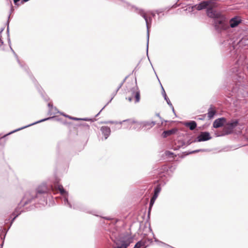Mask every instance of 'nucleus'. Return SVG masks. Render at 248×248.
Masks as SVG:
<instances>
[{
    "label": "nucleus",
    "mask_w": 248,
    "mask_h": 248,
    "mask_svg": "<svg viewBox=\"0 0 248 248\" xmlns=\"http://www.w3.org/2000/svg\"><path fill=\"white\" fill-rule=\"evenodd\" d=\"M207 16L214 19V25L215 29L218 31L226 30L230 27L232 28L237 26L242 21L241 19L237 16L231 18L229 21L230 25H228L226 22V17L220 12L213 10L211 8L207 10Z\"/></svg>",
    "instance_id": "1"
},
{
    "label": "nucleus",
    "mask_w": 248,
    "mask_h": 248,
    "mask_svg": "<svg viewBox=\"0 0 248 248\" xmlns=\"http://www.w3.org/2000/svg\"><path fill=\"white\" fill-rule=\"evenodd\" d=\"M47 191V188L46 185L42 184L38 187L36 192H26L24 197L20 202V203L18 205L17 207L16 208L14 212L12 214V216H14V217L13 218L11 223H12L15 218L23 211V210L21 209V207L22 206H24L30 202L35 197H38V195L39 194L45 193Z\"/></svg>",
    "instance_id": "2"
},
{
    "label": "nucleus",
    "mask_w": 248,
    "mask_h": 248,
    "mask_svg": "<svg viewBox=\"0 0 248 248\" xmlns=\"http://www.w3.org/2000/svg\"><path fill=\"white\" fill-rule=\"evenodd\" d=\"M133 238L128 234L121 237L119 239H115L114 241V245L112 246L113 248H127L129 245L132 242Z\"/></svg>",
    "instance_id": "3"
},
{
    "label": "nucleus",
    "mask_w": 248,
    "mask_h": 248,
    "mask_svg": "<svg viewBox=\"0 0 248 248\" xmlns=\"http://www.w3.org/2000/svg\"><path fill=\"white\" fill-rule=\"evenodd\" d=\"M138 13L142 16L146 22V28L147 30V50L148 49V44L149 39V29L151 26L152 22V17L151 16L148 17L147 16V13L145 12L143 10L139 9L138 10Z\"/></svg>",
    "instance_id": "4"
},
{
    "label": "nucleus",
    "mask_w": 248,
    "mask_h": 248,
    "mask_svg": "<svg viewBox=\"0 0 248 248\" xmlns=\"http://www.w3.org/2000/svg\"><path fill=\"white\" fill-rule=\"evenodd\" d=\"M211 6L216 7L217 6V2L214 0H209L207 1H203L201 2L199 4L195 5L194 7L198 10H201L203 9L207 8V10L208 8H211L214 10ZM207 13V11L206 12Z\"/></svg>",
    "instance_id": "5"
},
{
    "label": "nucleus",
    "mask_w": 248,
    "mask_h": 248,
    "mask_svg": "<svg viewBox=\"0 0 248 248\" xmlns=\"http://www.w3.org/2000/svg\"><path fill=\"white\" fill-rule=\"evenodd\" d=\"M129 93L131 94V95L127 96L126 99H127L129 102H131L134 100L135 103L140 101V93L136 87H133L131 89Z\"/></svg>",
    "instance_id": "6"
},
{
    "label": "nucleus",
    "mask_w": 248,
    "mask_h": 248,
    "mask_svg": "<svg viewBox=\"0 0 248 248\" xmlns=\"http://www.w3.org/2000/svg\"><path fill=\"white\" fill-rule=\"evenodd\" d=\"M123 122H127L129 123V124L133 125L132 127V129H133L139 130L143 128V122H138L132 119H128L120 122L119 124H122Z\"/></svg>",
    "instance_id": "7"
},
{
    "label": "nucleus",
    "mask_w": 248,
    "mask_h": 248,
    "mask_svg": "<svg viewBox=\"0 0 248 248\" xmlns=\"http://www.w3.org/2000/svg\"><path fill=\"white\" fill-rule=\"evenodd\" d=\"M210 133L208 132H202L195 139V142H201L208 140L211 139Z\"/></svg>",
    "instance_id": "8"
},
{
    "label": "nucleus",
    "mask_w": 248,
    "mask_h": 248,
    "mask_svg": "<svg viewBox=\"0 0 248 248\" xmlns=\"http://www.w3.org/2000/svg\"><path fill=\"white\" fill-rule=\"evenodd\" d=\"M58 189L60 191V192L61 195H64V194H66V195L64 197L63 199V203L65 205L68 206L70 208H72V204L68 202V197L67 195H68V193L63 188V186L62 185H58Z\"/></svg>",
    "instance_id": "9"
},
{
    "label": "nucleus",
    "mask_w": 248,
    "mask_h": 248,
    "mask_svg": "<svg viewBox=\"0 0 248 248\" xmlns=\"http://www.w3.org/2000/svg\"><path fill=\"white\" fill-rule=\"evenodd\" d=\"M225 122V119L221 118L216 120L213 123V126L215 128H218L223 125V123Z\"/></svg>",
    "instance_id": "10"
},
{
    "label": "nucleus",
    "mask_w": 248,
    "mask_h": 248,
    "mask_svg": "<svg viewBox=\"0 0 248 248\" xmlns=\"http://www.w3.org/2000/svg\"><path fill=\"white\" fill-rule=\"evenodd\" d=\"M161 87H162V94L164 98V99L166 101V102H167V104L171 107V108H172V110L173 111V112L174 114H175L174 108H173L171 103L170 102L169 98L167 97V94L165 93V91L162 85H161Z\"/></svg>",
    "instance_id": "11"
},
{
    "label": "nucleus",
    "mask_w": 248,
    "mask_h": 248,
    "mask_svg": "<svg viewBox=\"0 0 248 248\" xmlns=\"http://www.w3.org/2000/svg\"><path fill=\"white\" fill-rule=\"evenodd\" d=\"M101 131L102 134L105 136V139H107L110 135V129L108 126H102L101 128Z\"/></svg>",
    "instance_id": "12"
},
{
    "label": "nucleus",
    "mask_w": 248,
    "mask_h": 248,
    "mask_svg": "<svg viewBox=\"0 0 248 248\" xmlns=\"http://www.w3.org/2000/svg\"><path fill=\"white\" fill-rule=\"evenodd\" d=\"M185 125L189 127L191 130H194L197 127V123L194 121H191L185 123Z\"/></svg>",
    "instance_id": "13"
},
{
    "label": "nucleus",
    "mask_w": 248,
    "mask_h": 248,
    "mask_svg": "<svg viewBox=\"0 0 248 248\" xmlns=\"http://www.w3.org/2000/svg\"><path fill=\"white\" fill-rule=\"evenodd\" d=\"M51 118H52V117H49V118H45V119L39 120V121H37L36 122H34V123H32L31 124H29V125H28L27 126H24V127H22L21 128H19L18 129L15 130L13 131V132H11L10 133H12L13 132H16L17 131H18L19 130H21V129H22L23 128H26V127H28L29 126L32 125L33 124H38V123H41V122H44V121L48 120H49V119H50Z\"/></svg>",
    "instance_id": "14"
},
{
    "label": "nucleus",
    "mask_w": 248,
    "mask_h": 248,
    "mask_svg": "<svg viewBox=\"0 0 248 248\" xmlns=\"http://www.w3.org/2000/svg\"><path fill=\"white\" fill-rule=\"evenodd\" d=\"M155 124V122L154 121L152 122H143V127H145L147 129H150L151 127H153Z\"/></svg>",
    "instance_id": "15"
},
{
    "label": "nucleus",
    "mask_w": 248,
    "mask_h": 248,
    "mask_svg": "<svg viewBox=\"0 0 248 248\" xmlns=\"http://www.w3.org/2000/svg\"><path fill=\"white\" fill-rule=\"evenodd\" d=\"M238 123V121L237 120H235L234 121H232L230 123H228V127L230 130V131H231L234 127H235ZM231 132H230V133Z\"/></svg>",
    "instance_id": "16"
},
{
    "label": "nucleus",
    "mask_w": 248,
    "mask_h": 248,
    "mask_svg": "<svg viewBox=\"0 0 248 248\" xmlns=\"http://www.w3.org/2000/svg\"><path fill=\"white\" fill-rule=\"evenodd\" d=\"M175 131H176V130H175V129H171V130H169L164 131L163 132L162 135H163V137L166 138V137L174 133Z\"/></svg>",
    "instance_id": "17"
},
{
    "label": "nucleus",
    "mask_w": 248,
    "mask_h": 248,
    "mask_svg": "<svg viewBox=\"0 0 248 248\" xmlns=\"http://www.w3.org/2000/svg\"><path fill=\"white\" fill-rule=\"evenodd\" d=\"M145 243L143 241H139L135 245L133 248H140L141 247H143V248H145Z\"/></svg>",
    "instance_id": "18"
},
{
    "label": "nucleus",
    "mask_w": 248,
    "mask_h": 248,
    "mask_svg": "<svg viewBox=\"0 0 248 248\" xmlns=\"http://www.w3.org/2000/svg\"><path fill=\"white\" fill-rule=\"evenodd\" d=\"M216 113V111L214 110L211 109V108H209L208 110V112L207 113L208 117L209 119L212 118Z\"/></svg>",
    "instance_id": "19"
},
{
    "label": "nucleus",
    "mask_w": 248,
    "mask_h": 248,
    "mask_svg": "<svg viewBox=\"0 0 248 248\" xmlns=\"http://www.w3.org/2000/svg\"><path fill=\"white\" fill-rule=\"evenodd\" d=\"M160 190H161V188L159 186H157L156 187H155V190H154V192H155L154 197H155V198H157V197L158 196V194L159 193Z\"/></svg>",
    "instance_id": "20"
},
{
    "label": "nucleus",
    "mask_w": 248,
    "mask_h": 248,
    "mask_svg": "<svg viewBox=\"0 0 248 248\" xmlns=\"http://www.w3.org/2000/svg\"><path fill=\"white\" fill-rule=\"evenodd\" d=\"M122 124H124L125 128L132 129L133 125L129 124V123L127 122H123Z\"/></svg>",
    "instance_id": "21"
},
{
    "label": "nucleus",
    "mask_w": 248,
    "mask_h": 248,
    "mask_svg": "<svg viewBox=\"0 0 248 248\" xmlns=\"http://www.w3.org/2000/svg\"><path fill=\"white\" fill-rule=\"evenodd\" d=\"M8 43H9V45L10 46V48H11V50L13 51V52L14 53V54L16 56V57H17V56L16 54L15 53V52H14V51L13 50V49H12V47L11 46V43L10 39L9 38H8Z\"/></svg>",
    "instance_id": "22"
},
{
    "label": "nucleus",
    "mask_w": 248,
    "mask_h": 248,
    "mask_svg": "<svg viewBox=\"0 0 248 248\" xmlns=\"http://www.w3.org/2000/svg\"><path fill=\"white\" fill-rule=\"evenodd\" d=\"M63 115L65 116V117H68L70 119H72V120H81V118H76V117H72L69 116H67V115Z\"/></svg>",
    "instance_id": "23"
},
{
    "label": "nucleus",
    "mask_w": 248,
    "mask_h": 248,
    "mask_svg": "<svg viewBox=\"0 0 248 248\" xmlns=\"http://www.w3.org/2000/svg\"><path fill=\"white\" fill-rule=\"evenodd\" d=\"M205 150H206L205 149L196 150H194V151L191 152L190 153L192 154V153H198L199 152H203V151H205Z\"/></svg>",
    "instance_id": "24"
},
{
    "label": "nucleus",
    "mask_w": 248,
    "mask_h": 248,
    "mask_svg": "<svg viewBox=\"0 0 248 248\" xmlns=\"http://www.w3.org/2000/svg\"><path fill=\"white\" fill-rule=\"evenodd\" d=\"M232 72L233 73H237L238 72V68L236 66H235L234 67L232 68Z\"/></svg>",
    "instance_id": "25"
},
{
    "label": "nucleus",
    "mask_w": 248,
    "mask_h": 248,
    "mask_svg": "<svg viewBox=\"0 0 248 248\" xmlns=\"http://www.w3.org/2000/svg\"><path fill=\"white\" fill-rule=\"evenodd\" d=\"M119 123L120 122L118 123V122H113V121H108V122H106L104 123H105V124L110 123V124H119V125H120L121 124H119Z\"/></svg>",
    "instance_id": "26"
},
{
    "label": "nucleus",
    "mask_w": 248,
    "mask_h": 248,
    "mask_svg": "<svg viewBox=\"0 0 248 248\" xmlns=\"http://www.w3.org/2000/svg\"><path fill=\"white\" fill-rule=\"evenodd\" d=\"M155 199L156 198H155L154 195L150 201V205H152L154 203V201L155 200Z\"/></svg>",
    "instance_id": "27"
},
{
    "label": "nucleus",
    "mask_w": 248,
    "mask_h": 248,
    "mask_svg": "<svg viewBox=\"0 0 248 248\" xmlns=\"http://www.w3.org/2000/svg\"><path fill=\"white\" fill-rule=\"evenodd\" d=\"M10 17V15H9V16H8V21H7L8 27H7V32L8 33H9V19Z\"/></svg>",
    "instance_id": "28"
},
{
    "label": "nucleus",
    "mask_w": 248,
    "mask_h": 248,
    "mask_svg": "<svg viewBox=\"0 0 248 248\" xmlns=\"http://www.w3.org/2000/svg\"><path fill=\"white\" fill-rule=\"evenodd\" d=\"M48 106L49 108L50 111H51L52 110V108H53L52 105L51 103H48Z\"/></svg>",
    "instance_id": "29"
},
{
    "label": "nucleus",
    "mask_w": 248,
    "mask_h": 248,
    "mask_svg": "<svg viewBox=\"0 0 248 248\" xmlns=\"http://www.w3.org/2000/svg\"><path fill=\"white\" fill-rule=\"evenodd\" d=\"M20 0H14V3L16 5H18L17 2H19Z\"/></svg>",
    "instance_id": "30"
},
{
    "label": "nucleus",
    "mask_w": 248,
    "mask_h": 248,
    "mask_svg": "<svg viewBox=\"0 0 248 248\" xmlns=\"http://www.w3.org/2000/svg\"><path fill=\"white\" fill-rule=\"evenodd\" d=\"M91 119H88V118H83V119H81V120H83V121H90Z\"/></svg>",
    "instance_id": "31"
},
{
    "label": "nucleus",
    "mask_w": 248,
    "mask_h": 248,
    "mask_svg": "<svg viewBox=\"0 0 248 248\" xmlns=\"http://www.w3.org/2000/svg\"><path fill=\"white\" fill-rule=\"evenodd\" d=\"M166 155H173V153H171L169 151H167V152H166Z\"/></svg>",
    "instance_id": "32"
},
{
    "label": "nucleus",
    "mask_w": 248,
    "mask_h": 248,
    "mask_svg": "<svg viewBox=\"0 0 248 248\" xmlns=\"http://www.w3.org/2000/svg\"><path fill=\"white\" fill-rule=\"evenodd\" d=\"M122 83L120 85V86L118 87V88H117V89L116 90V93L117 92V91L119 90V89L122 86Z\"/></svg>",
    "instance_id": "33"
},
{
    "label": "nucleus",
    "mask_w": 248,
    "mask_h": 248,
    "mask_svg": "<svg viewBox=\"0 0 248 248\" xmlns=\"http://www.w3.org/2000/svg\"><path fill=\"white\" fill-rule=\"evenodd\" d=\"M151 13L153 17H154L155 16V13H154L153 12H151Z\"/></svg>",
    "instance_id": "34"
},
{
    "label": "nucleus",
    "mask_w": 248,
    "mask_h": 248,
    "mask_svg": "<svg viewBox=\"0 0 248 248\" xmlns=\"http://www.w3.org/2000/svg\"><path fill=\"white\" fill-rule=\"evenodd\" d=\"M113 98V96L112 97H111V98L110 99L108 103V104L109 102H110L111 101V100H112Z\"/></svg>",
    "instance_id": "35"
},
{
    "label": "nucleus",
    "mask_w": 248,
    "mask_h": 248,
    "mask_svg": "<svg viewBox=\"0 0 248 248\" xmlns=\"http://www.w3.org/2000/svg\"><path fill=\"white\" fill-rule=\"evenodd\" d=\"M3 245V242H2V243L0 245L1 248H2Z\"/></svg>",
    "instance_id": "36"
},
{
    "label": "nucleus",
    "mask_w": 248,
    "mask_h": 248,
    "mask_svg": "<svg viewBox=\"0 0 248 248\" xmlns=\"http://www.w3.org/2000/svg\"><path fill=\"white\" fill-rule=\"evenodd\" d=\"M3 30H4L3 28L1 29L0 31V33H1V32L3 31Z\"/></svg>",
    "instance_id": "37"
},
{
    "label": "nucleus",
    "mask_w": 248,
    "mask_h": 248,
    "mask_svg": "<svg viewBox=\"0 0 248 248\" xmlns=\"http://www.w3.org/2000/svg\"><path fill=\"white\" fill-rule=\"evenodd\" d=\"M0 42L2 44L3 43V42L2 41V40L1 39V38H0Z\"/></svg>",
    "instance_id": "38"
},
{
    "label": "nucleus",
    "mask_w": 248,
    "mask_h": 248,
    "mask_svg": "<svg viewBox=\"0 0 248 248\" xmlns=\"http://www.w3.org/2000/svg\"><path fill=\"white\" fill-rule=\"evenodd\" d=\"M108 104L107 103V105H105V106H104V108H103L102 109V110L103 109H104V108L106 106H107V105Z\"/></svg>",
    "instance_id": "39"
},
{
    "label": "nucleus",
    "mask_w": 248,
    "mask_h": 248,
    "mask_svg": "<svg viewBox=\"0 0 248 248\" xmlns=\"http://www.w3.org/2000/svg\"><path fill=\"white\" fill-rule=\"evenodd\" d=\"M101 111H102V109L100 111V112H99L98 113H97V116L99 115V114L100 113V112H101Z\"/></svg>",
    "instance_id": "40"
},
{
    "label": "nucleus",
    "mask_w": 248,
    "mask_h": 248,
    "mask_svg": "<svg viewBox=\"0 0 248 248\" xmlns=\"http://www.w3.org/2000/svg\"><path fill=\"white\" fill-rule=\"evenodd\" d=\"M17 62H18L19 64H20V62H19V60H18V59H17Z\"/></svg>",
    "instance_id": "41"
},
{
    "label": "nucleus",
    "mask_w": 248,
    "mask_h": 248,
    "mask_svg": "<svg viewBox=\"0 0 248 248\" xmlns=\"http://www.w3.org/2000/svg\"><path fill=\"white\" fill-rule=\"evenodd\" d=\"M121 127V126H120L119 127H118V129H120Z\"/></svg>",
    "instance_id": "42"
},
{
    "label": "nucleus",
    "mask_w": 248,
    "mask_h": 248,
    "mask_svg": "<svg viewBox=\"0 0 248 248\" xmlns=\"http://www.w3.org/2000/svg\"><path fill=\"white\" fill-rule=\"evenodd\" d=\"M199 119H200V120H202V119H203V118H199Z\"/></svg>",
    "instance_id": "43"
}]
</instances>
